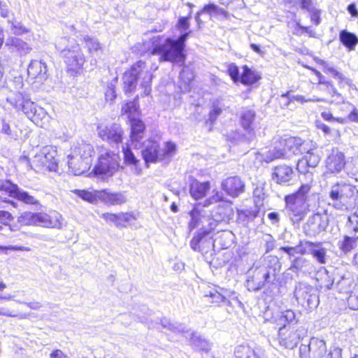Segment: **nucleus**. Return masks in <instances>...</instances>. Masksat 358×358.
Returning a JSON list of instances; mask_svg holds the SVG:
<instances>
[{
	"label": "nucleus",
	"mask_w": 358,
	"mask_h": 358,
	"mask_svg": "<svg viewBox=\"0 0 358 358\" xmlns=\"http://www.w3.org/2000/svg\"><path fill=\"white\" fill-rule=\"evenodd\" d=\"M280 269V263L277 257L264 256L255 262L247 272L246 287L249 291H258L265 283L275 278Z\"/></svg>",
	"instance_id": "nucleus-1"
},
{
	"label": "nucleus",
	"mask_w": 358,
	"mask_h": 358,
	"mask_svg": "<svg viewBox=\"0 0 358 358\" xmlns=\"http://www.w3.org/2000/svg\"><path fill=\"white\" fill-rule=\"evenodd\" d=\"M312 183L302 184L299 189L285 196L286 208L289 214L294 217L295 221L301 220L312 206H315L318 198L310 193Z\"/></svg>",
	"instance_id": "nucleus-2"
},
{
	"label": "nucleus",
	"mask_w": 358,
	"mask_h": 358,
	"mask_svg": "<svg viewBox=\"0 0 358 358\" xmlns=\"http://www.w3.org/2000/svg\"><path fill=\"white\" fill-rule=\"evenodd\" d=\"M329 204L337 210H344L358 204V189L343 181L332 184L327 192Z\"/></svg>",
	"instance_id": "nucleus-3"
},
{
	"label": "nucleus",
	"mask_w": 358,
	"mask_h": 358,
	"mask_svg": "<svg viewBox=\"0 0 358 358\" xmlns=\"http://www.w3.org/2000/svg\"><path fill=\"white\" fill-rule=\"evenodd\" d=\"M23 86V79L20 76L10 80L0 89V101L5 99L16 111H22L26 115V111L33 107V101L22 94Z\"/></svg>",
	"instance_id": "nucleus-4"
},
{
	"label": "nucleus",
	"mask_w": 358,
	"mask_h": 358,
	"mask_svg": "<svg viewBox=\"0 0 358 358\" xmlns=\"http://www.w3.org/2000/svg\"><path fill=\"white\" fill-rule=\"evenodd\" d=\"M152 73L151 69L145 62L138 61L134 64L123 76L124 88L126 93L131 92L138 83L144 90L145 95L151 92Z\"/></svg>",
	"instance_id": "nucleus-5"
},
{
	"label": "nucleus",
	"mask_w": 358,
	"mask_h": 358,
	"mask_svg": "<svg viewBox=\"0 0 358 358\" xmlns=\"http://www.w3.org/2000/svg\"><path fill=\"white\" fill-rule=\"evenodd\" d=\"M66 37L59 38L55 43L56 49L60 52L69 71L78 73L85 62V57L78 43L69 44Z\"/></svg>",
	"instance_id": "nucleus-6"
},
{
	"label": "nucleus",
	"mask_w": 358,
	"mask_h": 358,
	"mask_svg": "<svg viewBox=\"0 0 358 358\" xmlns=\"http://www.w3.org/2000/svg\"><path fill=\"white\" fill-rule=\"evenodd\" d=\"M94 148L91 144L78 143L72 146L68 155V166L71 172L80 176L86 172L92 164Z\"/></svg>",
	"instance_id": "nucleus-7"
},
{
	"label": "nucleus",
	"mask_w": 358,
	"mask_h": 358,
	"mask_svg": "<svg viewBox=\"0 0 358 358\" xmlns=\"http://www.w3.org/2000/svg\"><path fill=\"white\" fill-rule=\"evenodd\" d=\"M189 32L182 34L177 40L166 38L165 42L156 45L152 50V55H159L160 62H183L185 59L184 55L185 42Z\"/></svg>",
	"instance_id": "nucleus-8"
},
{
	"label": "nucleus",
	"mask_w": 358,
	"mask_h": 358,
	"mask_svg": "<svg viewBox=\"0 0 358 358\" xmlns=\"http://www.w3.org/2000/svg\"><path fill=\"white\" fill-rule=\"evenodd\" d=\"M137 148H141L142 156L146 163H155L159 161L169 159L176 152V144L166 142L164 148H161L157 140L148 139Z\"/></svg>",
	"instance_id": "nucleus-9"
},
{
	"label": "nucleus",
	"mask_w": 358,
	"mask_h": 358,
	"mask_svg": "<svg viewBox=\"0 0 358 358\" xmlns=\"http://www.w3.org/2000/svg\"><path fill=\"white\" fill-rule=\"evenodd\" d=\"M308 143L303 141L300 138L289 137L280 142V145L269 150L266 157L265 162L268 163L275 159L289 158L292 155L303 154L307 150Z\"/></svg>",
	"instance_id": "nucleus-10"
},
{
	"label": "nucleus",
	"mask_w": 358,
	"mask_h": 358,
	"mask_svg": "<svg viewBox=\"0 0 358 358\" xmlns=\"http://www.w3.org/2000/svg\"><path fill=\"white\" fill-rule=\"evenodd\" d=\"M56 155L57 150L54 148L45 146L39 153L35 155L30 162V166L32 169L38 173L56 171L57 169Z\"/></svg>",
	"instance_id": "nucleus-11"
},
{
	"label": "nucleus",
	"mask_w": 358,
	"mask_h": 358,
	"mask_svg": "<svg viewBox=\"0 0 358 358\" xmlns=\"http://www.w3.org/2000/svg\"><path fill=\"white\" fill-rule=\"evenodd\" d=\"M119 156L113 151H107L99 157L97 164L93 169V174L96 177H109L118 169Z\"/></svg>",
	"instance_id": "nucleus-12"
},
{
	"label": "nucleus",
	"mask_w": 358,
	"mask_h": 358,
	"mask_svg": "<svg viewBox=\"0 0 358 358\" xmlns=\"http://www.w3.org/2000/svg\"><path fill=\"white\" fill-rule=\"evenodd\" d=\"M294 296L301 306L306 309H313L319 304L316 291L306 283H299L294 290Z\"/></svg>",
	"instance_id": "nucleus-13"
},
{
	"label": "nucleus",
	"mask_w": 358,
	"mask_h": 358,
	"mask_svg": "<svg viewBox=\"0 0 358 358\" xmlns=\"http://www.w3.org/2000/svg\"><path fill=\"white\" fill-rule=\"evenodd\" d=\"M305 155L297 163L296 169L301 173H303L308 180V182H313V174L309 171L308 168H315L320 161V156L314 152L310 145L308 143L307 150L303 152Z\"/></svg>",
	"instance_id": "nucleus-14"
},
{
	"label": "nucleus",
	"mask_w": 358,
	"mask_h": 358,
	"mask_svg": "<svg viewBox=\"0 0 358 358\" xmlns=\"http://www.w3.org/2000/svg\"><path fill=\"white\" fill-rule=\"evenodd\" d=\"M202 231L194 236L190 241V246L194 251L201 253H208L210 250L215 248V239L210 236V227L202 228Z\"/></svg>",
	"instance_id": "nucleus-15"
},
{
	"label": "nucleus",
	"mask_w": 358,
	"mask_h": 358,
	"mask_svg": "<svg viewBox=\"0 0 358 358\" xmlns=\"http://www.w3.org/2000/svg\"><path fill=\"white\" fill-rule=\"evenodd\" d=\"M326 353V343L317 338H312L308 345L302 344L299 348L301 358H323Z\"/></svg>",
	"instance_id": "nucleus-16"
},
{
	"label": "nucleus",
	"mask_w": 358,
	"mask_h": 358,
	"mask_svg": "<svg viewBox=\"0 0 358 358\" xmlns=\"http://www.w3.org/2000/svg\"><path fill=\"white\" fill-rule=\"evenodd\" d=\"M329 225V219L326 213H315L308 220L304 226L306 235L315 236L326 230Z\"/></svg>",
	"instance_id": "nucleus-17"
},
{
	"label": "nucleus",
	"mask_w": 358,
	"mask_h": 358,
	"mask_svg": "<svg viewBox=\"0 0 358 358\" xmlns=\"http://www.w3.org/2000/svg\"><path fill=\"white\" fill-rule=\"evenodd\" d=\"M0 190L5 191L11 197L28 205H37L38 201L27 192L20 189L17 185L6 181L0 185Z\"/></svg>",
	"instance_id": "nucleus-18"
},
{
	"label": "nucleus",
	"mask_w": 358,
	"mask_h": 358,
	"mask_svg": "<svg viewBox=\"0 0 358 358\" xmlns=\"http://www.w3.org/2000/svg\"><path fill=\"white\" fill-rule=\"evenodd\" d=\"M234 210L231 203H223L219 204L212 211L211 218H204L208 221L210 229H213L216 224L220 222H228L232 218Z\"/></svg>",
	"instance_id": "nucleus-19"
},
{
	"label": "nucleus",
	"mask_w": 358,
	"mask_h": 358,
	"mask_svg": "<svg viewBox=\"0 0 358 358\" xmlns=\"http://www.w3.org/2000/svg\"><path fill=\"white\" fill-rule=\"evenodd\" d=\"M345 165V157L338 148H334L325 160V166L331 173H338Z\"/></svg>",
	"instance_id": "nucleus-20"
},
{
	"label": "nucleus",
	"mask_w": 358,
	"mask_h": 358,
	"mask_svg": "<svg viewBox=\"0 0 358 358\" xmlns=\"http://www.w3.org/2000/svg\"><path fill=\"white\" fill-rule=\"evenodd\" d=\"M36 226L56 229H61L62 227V216L58 212L36 213Z\"/></svg>",
	"instance_id": "nucleus-21"
},
{
	"label": "nucleus",
	"mask_w": 358,
	"mask_h": 358,
	"mask_svg": "<svg viewBox=\"0 0 358 358\" xmlns=\"http://www.w3.org/2000/svg\"><path fill=\"white\" fill-rule=\"evenodd\" d=\"M279 343L286 348L292 349L299 343L301 335L299 329L294 327L283 331L282 328H279L278 331Z\"/></svg>",
	"instance_id": "nucleus-22"
},
{
	"label": "nucleus",
	"mask_w": 358,
	"mask_h": 358,
	"mask_svg": "<svg viewBox=\"0 0 358 358\" xmlns=\"http://www.w3.org/2000/svg\"><path fill=\"white\" fill-rule=\"evenodd\" d=\"M99 135L109 143H118L122 141L123 131L117 124H113L104 127H98Z\"/></svg>",
	"instance_id": "nucleus-23"
},
{
	"label": "nucleus",
	"mask_w": 358,
	"mask_h": 358,
	"mask_svg": "<svg viewBox=\"0 0 358 358\" xmlns=\"http://www.w3.org/2000/svg\"><path fill=\"white\" fill-rule=\"evenodd\" d=\"M222 189L229 196L237 197L245 190V183L238 176L229 177L222 182Z\"/></svg>",
	"instance_id": "nucleus-24"
},
{
	"label": "nucleus",
	"mask_w": 358,
	"mask_h": 358,
	"mask_svg": "<svg viewBox=\"0 0 358 358\" xmlns=\"http://www.w3.org/2000/svg\"><path fill=\"white\" fill-rule=\"evenodd\" d=\"M236 358H264V350L260 347L248 343L238 345L234 350Z\"/></svg>",
	"instance_id": "nucleus-25"
},
{
	"label": "nucleus",
	"mask_w": 358,
	"mask_h": 358,
	"mask_svg": "<svg viewBox=\"0 0 358 358\" xmlns=\"http://www.w3.org/2000/svg\"><path fill=\"white\" fill-rule=\"evenodd\" d=\"M131 145L137 148L141 141L144 137L145 127L144 123L138 119L133 118L130 120Z\"/></svg>",
	"instance_id": "nucleus-26"
},
{
	"label": "nucleus",
	"mask_w": 358,
	"mask_h": 358,
	"mask_svg": "<svg viewBox=\"0 0 358 358\" xmlns=\"http://www.w3.org/2000/svg\"><path fill=\"white\" fill-rule=\"evenodd\" d=\"M203 297L207 302L217 306L224 305L230 306L231 305V301L219 292L216 288L210 286L203 290Z\"/></svg>",
	"instance_id": "nucleus-27"
},
{
	"label": "nucleus",
	"mask_w": 358,
	"mask_h": 358,
	"mask_svg": "<svg viewBox=\"0 0 358 358\" xmlns=\"http://www.w3.org/2000/svg\"><path fill=\"white\" fill-rule=\"evenodd\" d=\"M210 189V185L208 181L201 182L197 180H193L189 185V193L194 199L199 200L206 196Z\"/></svg>",
	"instance_id": "nucleus-28"
},
{
	"label": "nucleus",
	"mask_w": 358,
	"mask_h": 358,
	"mask_svg": "<svg viewBox=\"0 0 358 358\" xmlns=\"http://www.w3.org/2000/svg\"><path fill=\"white\" fill-rule=\"evenodd\" d=\"M293 169L287 165H280L274 168L273 180L277 183H286L291 180L293 176Z\"/></svg>",
	"instance_id": "nucleus-29"
},
{
	"label": "nucleus",
	"mask_w": 358,
	"mask_h": 358,
	"mask_svg": "<svg viewBox=\"0 0 358 358\" xmlns=\"http://www.w3.org/2000/svg\"><path fill=\"white\" fill-rule=\"evenodd\" d=\"M99 200L108 205H120L126 202V196L120 192L111 193L106 190L99 191L98 193Z\"/></svg>",
	"instance_id": "nucleus-30"
},
{
	"label": "nucleus",
	"mask_w": 358,
	"mask_h": 358,
	"mask_svg": "<svg viewBox=\"0 0 358 358\" xmlns=\"http://www.w3.org/2000/svg\"><path fill=\"white\" fill-rule=\"evenodd\" d=\"M27 73L31 78L45 79L46 78L47 66L45 62L41 60H31L28 66Z\"/></svg>",
	"instance_id": "nucleus-31"
},
{
	"label": "nucleus",
	"mask_w": 358,
	"mask_h": 358,
	"mask_svg": "<svg viewBox=\"0 0 358 358\" xmlns=\"http://www.w3.org/2000/svg\"><path fill=\"white\" fill-rule=\"evenodd\" d=\"M294 320L295 313L292 310L278 312L275 315L273 316L271 318L272 322L280 326L279 328H282L283 331L287 329V324L292 323Z\"/></svg>",
	"instance_id": "nucleus-32"
},
{
	"label": "nucleus",
	"mask_w": 358,
	"mask_h": 358,
	"mask_svg": "<svg viewBox=\"0 0 358 358\" xmlns=\"http://www.w3.org/2000/svg\"><path fill=\"white\" fill-rule=\"evenodd\" d=\"M85 43V48L91 56H99L103 51V45L99 43L97 38L85 35L81 39Z\"/></svg>",
	"instance_id": "nucleus-33"
},
{
	"label": "nucleus",
	"mask_w": 358,
	"mask_h": 358,
	"mask_svg": "<svg viewBox=\"0 0 358 358\" xmlns=\"http://www.w3.org/2000/svg\"><path fill=\"white\" fill-rule=\"evenodd\" d=\"M26 116L37 124L48 119L46 111L34 102H33V107L31 108L30 110L26 111Z\"/></svg>",
	"instance_id": "nucleus-34"
},
{
	"label": "nucleus",
	"mask_w": 358,
	"mask_h": 358,
	"mask_svg": "<svg viewBox=\"0 0 358 358\" xmlns=\"http://www.w3.org/2000/svg\"><path fill=\"white\" fill-rule=\"evenodd\" d=\"M6 45L9 46L13 51H17L20 55H27L32 49L26 42L16 37L8 38Z\"/></svg>",
	"instance_id": "nucleus-35"
},
{
	"label": "nucleus",
	"mask_w": 358,
	"mask_h": 358,
	"mask_svg": "<svg viewBox=\"0 0 358 358\" xmlns=\"http://www.w3.org/2000/svg\"><path fill=\"white\" fill-rule=\"evenodd\" d=\"M234 238V234L229 231H222L217 233L215 239V248L218 250L227 249L231 246Z\"/></svg>",
	"instance_id": "nucleus-36"
},
{
	"label": "nucleus",
	"mask_w": 358,
	"mask_h": 358,
	"mask_svg": "<svg viewBox=\"0 0 358 358\" xmlns=\"http://www.w3.org/2000/svg\"><path fill=\"white\" fill-rule=\"evenodd\" d=\"M339 38L343 45L349 50H354L356 45L358 43V38L357 36L347 30H342L340 32Z\"/></svg>",
	"instance_id": "nucleus-37"
},
{
	"label": "nucleus",
	"mask_w": 358,
	"mask_h": 358,
	"mask_svg": "<svg viewBox=\"0 0 358 358\" xmlns=\"http://www.w3.org/2000/svg\"><path fill=\"white\" fill-rule=\"evenodd\" d=\"M310 254L320 264L327 263V250L322 247V243L314 242Z\"/></svg>",
	"instance_id": "nucleus-38"
},
{
	"label": "nucleus",
	"mask_w": 358,
	"mask_h": 358,
	"mask_svg": "<svg viewBox=\"0 0 358 358\" xmlns=\"http://www.w3.org/2000/svg\"><path fill=\"white\" fill-rule=\"evenodd\" d=\"M339 279L336 278V287L340 292L348 293L351 290L353 285V279L350 274H343L339 275Z\"/></svg>",
	"instance_id": "nucleus-39"
},
{
	"label": "nucleus",
	"mask_w": 358,
	"mask_h": 358,
	"mask_svg": "<svg viewBox=\"0 0 358 358\" xmlns=\"http://www.w3.org/2000/svg\"><path fill=\"white\" fill-rule=\"evenodd\" d=\"M317 88L321 91L327 92L331 97V103H343L344 101L343 96L338 92L331 82L327 83L324 86H318Z\"/></svg>",
	"instance_id": "nucleus-40"
},
{
	"label": "nucleus",
	"mask_w": 358,
	"mask_h": 358,
	"mask_svg": "<svg viewBox=\"0 0 358 358\" xmlns=\"http://www.w3.org/2000/svg\"><path fill=\"white\" fill-rule=\"evenodd\" d=\"M101 217L107 222H113L117 227L120 226L123 222L129 221V214L123 213L118 214L106 213H103Z\"/></svg>",
	"instance_id": "nucleus-41"
},
{
	"label": "nucleus",
	"mask_w": 358,
	"mask_h": 358,
	"mask_svg": "<svg viewBox=\"0 0 358 358\" xmlns=\"http://www.w3.org/2000/svg\"><path fill=\"white\" fill-rule=\"evenodd\" d=\"M99 191L90 192L85 189H73L71 191L76 196L83 200L91 203H96L99 201L98 193Z\"/></svg>",
	"instance_id": "nucleus-42"
},
{
	"label": "nucleus",
	"mask_w": 358,
	"mask_h": 358,
	"mask_svg": "<svg viewBox=\"0 0 358 358\" xmlns=\"http://www.w3.org/2000/svg\"><path fill=\"white\" fill-rule=\"evenodd\" d=\"M292 268L302 271L303 272L309 273H311L314 270L313 264L310 261L303 257L296 258L292 262L291 268Z\"/></svg>",
	"instance_id": "nucleus-43"
},
{
	"label": "nucleus",
	"mask_w": 358,
	"mask_h": 358,
	"mask_svg": "<svg viewBox=\"0 0 358 358\" xmlns=\"http://www.w3.org/2000/svg\"><path fill=\"white\" fill-rule=\"evenodd\" d=\"M255 117V111L249 109L243 110L241 115V123L245 130H252V125Z\"/></svg>",
	"instance_id": "nucleus-44"
},
{
	"label": "nucleus",
	"mask_w": 358,
	"mask_h": 358,
	"mask_svg": "<svg viewBox=\"0 0 358 358\" xmlns=\"http://www.w3.org/2000/svg\"><path fill=\"white\" fill-rule=\"evenodd\" d=\"M258 212L250 209H242L237 210V220L243 224H247L249 221L257 217Z\"/></svg>",
	"instance_id": "nucleus-45"
},
{
	"label": "nucleus",
	"mask_w": 358,
	"mask_h": 358,
	"mask_svg": "<svg viewBox=\"0 0 358 358\" xmlns=\"http://www.w3.org/2000/svg\"><path fill=\"white\" fill-rule=\"evenodd\" d=\"M243 71L241 77V83L245 85H252L256 83L260 77L255 74L247 66H243Z\"/></svg>",
	"instance_id": "nucleus-46"
},
{
	"label": "nucleus",
	"mask_w": 358,
	"mask_h": 358,
	"mask_svg": "<svg viewBox=\"0 0 358 358\" xmlns=\"http://www.w3.org/2000/svg\"><path fill=\"white\" fill-rule=\"evenodd\" d=\"M191 342L193 346L199 350L208 352L210 349V343L200 336L194 334L191 338Z\"/></svg>",
	"instance_id": "nucleus-47"
},
{
	"label": "nucleus",
	"mask_w": 358,
	"mask_h": 358,
	"mask_svg": "<svg viewBox=\"0 0 358 358\" xmlns=\"http://www.w3.org/2000/svg\"><path fill=\"white\" fill-rule=\"evenodd\" d=\"M201 12L206 13L208 15L214 14L215 15H222L224 18L227 19L229 17L228 13L223 8L218 7L215 3H208L203 8Z\"/></svg>",
	"instance_id": "nucleus-48"
},
{
	"label": "nucleus",
	"mask_w": 358,
	"mask_h": 358,
	"mask_svg": "<svg viewBox=\"0 0 358 358\" xmlns=\"http://www.w3.org/2000/svg\"><path fill=\"white\" fill-rule=\"evenodd\" d=\"M357 238L345 236L343 240L339 243V248L345 253L350 252L357 246Z\"/></svg>",
	"instance_id": "nucleus-49"
},
{
	"label": "nucleus",
	"mask_w": 358,
	"mask_h": 358,
	"mask_svg": "<svg viewBox=\"0 0 358 358\" xmlns=\"http://www.w3.org/2000/svg\"><path fill=\"white\" fill-rule=\"evenodd\" d=\"M191 220L189 223V227L191 229H195L196 227L199 226L200 222L203 223L204 222L208 221L204 218L206 217H201V214L197 207L194 208V209L190 212Z\"/></svg>",
	"instance_id": "nucleus-50"
},
{
	"label": "nucleus",
	"mask_w": 358,
	"mask_h": 358,
	"mask_svg": "<svg viewBox=\"0 0 358 358\" xmlns=\"http://www.w3.org/2000/svg\"><path fill=\"white\" fill-rule=\"evenodd\" d=\"M36 213L26 211L17 218V222L22 225H36Z\"/></svg>",
	"instance_id": "nucleus-51"
},
{
	"label": "nucleus",
	"mask_w": 358,
	"mask_h": 358,
	"mask_svg": "<svg viewBox=\"0 0 358 358\" xmlns=\"http://www.w3.org/2000/svg\"><path fill=\"white\" fill-rule=\"evenodd\" d=\"M180 77L185 84L187 85V86H185V91H189V85L194 77L193 72L188 66H185L180 71Z\"/></svg>",
	"instance_id": "nucleus-52"
},
{
	"label": "nucleus",
	"mask_w": 358,
	"mask_h": 358,
	"mask_svg": "<svg viewBox=\"0 0 358 358\" xmlns=\"http://www.w3.org/2000/svg\"><path fill=\"white\" fill-rule=\"evenodd\" d=\"M323 274L325 275V278L324 279L321 278V280H322V285L329 289L331 288L333 284L336 280V277H334L333 279H331V276L329 275V271L326 268H323L317 273V279L319 280L320 275Z\"/></svg>",
	"instance_id": "nucleus-53"
},
{
	"label": "nucleus",
	"mask_w": 358,
	"mask_h": 358,
	"mask_svg": "<svg viewBox=\"0 0 358 358\" xmlns=\"http://www.w3.org/2000/svg\"><path fill=\"white\" fill-rule=\"evenodd\" d=\"M223 108L224 105L220 101H214L212 106V109L209 113V120L211 122L215 121L217 117L222 113Z\"/></svg>",
	"instance_id": "nucleus-54"
},
{
	"label": "nucleus",
	"mask_w": 358,
	"mask_h": 358,
	"mask_svg": "<svg viewBox=\"0 0 358 358\" xmlns=\"http://www.w3.org/2000/svg\"><path fill=\"white\" fill-rule=\"evenodd\" d=\"M320 64L323 66V71L325 73L329 74L335 78L338 79L341 81H343L345 78L344 76L338 72L334 67L330 66L326 62L321 60Z\"/></svg>",
	"instance_id": "nucleus-55"
},
{
	"label": "nucleus",
	"mask_w": 358,
	"mask_h": 358,
	"mask_svg": "<svg viewBox=\"0 0 358 358\" xmlns=\"http://www.w3.org/2000/svg\"><path fill=\"white\" fill-rule=\"evenodd\" d=\"M314 242L308 241H300L299 244L296 245V252L299 255L310 254Z\"/></svg>",
	"instance_id": "nucleus-56"
},
{
	"label": "nucleus",
	"mask_w": 358,
	"mask_h": 358,
	"mask_svg": "<svg viewBox=\"0 0 358 358\" xmlns=\"http://www.w3.org/2000/svg\"><path fill=\"white\" fill-rule=\"evenodd\" d=\"M161 324L164 328H166L174 333L185 331V327H183L182 324L171 323L166 319L162 320Z\"/></svg>",
	"instance_id": "nucleus-57"
},
{
	"label": "nucleus",
	"mask_w": 358,
	"mask_h": 358,
	"mask_svg": "<svg viewBox=\"0 0 358 358\" xmlns=\"http://www.w3.org/2000/svg\"><path fill=\"white\" fill-rule=\"evenodd\" d=\"M10 24V29L13 34L22 35L29 32V30L26 28L20 22L9 21Z\"/></svg>",
	"instance_id": "nucleus-58"
},
{
	"label": "nucleus",
	"mask_w": 358,
	"mask_h": 358,
	"mask_svg": "<svg viewBox=\"0 0 358 358\" xmlns=\"http://www.w3.org/2000/svg\"><path fill=\"white\" fill-rule=\"evenodd\" d=\"M281 97L287 99L288 102L286 104L287 106H289L291 104V103H292L294 101H296L300 103H304L306 102H308V99H306L304 96L291 95L290 92H287L285 94H282Z\"/></svg>",
	"instance_id": "nucleus-59"
},
{
	"label": "nucleus",
	"mask_w": 358,
	"mask_h": 358,
	"mask_svg": "<svg viewBox=\"0 0 358 358\" xmlns=\"http://www.w3.org/2000/svg\"><path fill=\"white\" fill-rule=\"evenodd\" d=\"M16 231H17V227L15 224L12 225L8 222H3L0 225V235L10 237L11 232Z\"/></svg>",
	"instance_id": "nucleus-60"
},
{
	"label": "nucleus",
	"mask_w": 358,
	"mask_h": 358,
	"mask_svg": "<svg viewBox=\"0 0 358 358\" xmlns=\"http://www.w3.org/2000/svg\"><path fill=\"white\" fill-rule=\"evenodd\" d=\"M224 199L223 194L217 190L213 191V195L210 196L208 199H206L203 203V206H209L213 203H217L218 201H222Z\"/></svg>",
	"instance_id": "nucleus-61"
},
{
	"label": "nucleus",
	"mask_w": 358,
	"mask_h": 358,
	"mask_svg": "<svg viewBox=\"0 0 358 358\" xmlns=\"http://www.w3.org/2000/svg\"><path fill=\"white\" fill-rule=\"evenodd\" d=\"M138 108L136 106V103L134 101H130L124 104L122 108V111L124 113L129 115V119H132L131 117V115H134L137 112Z\"/></svg>",
	"instance_id": "nucleus-62"
},
{
	"label": "nucleus",
	"mask_w": 358,
	"mask_h": 358,
	"mask_svg": "<svg viewBox=\"0 0 358 358\" xmlns=\"http://www.w3.org/2000/svg\"><path fill=\"white\" fill-rule=\"evenodd\" d=\"M124 158L126 164L136 165L138 160L134 153L128 148H123Z\"/></svg>",
	"instance_id": "nucleus-63"
},
{
	"label": "nucleus",
	"mask_w": 358,
	"mask_h": 358,
	"mask_svg": "<svg viewBox=\"0 0 358 358\" xmlns=\"http://www.w3.org/2000/svg\"><path fill=\"white\" fill-rule=\"evenodd\" d=\"M227 72L234 82L239 80V69L235 64L231 63L228 65Z\"/></svg>",
	"instance_id": "nucleus-64"
}]
</instances>
